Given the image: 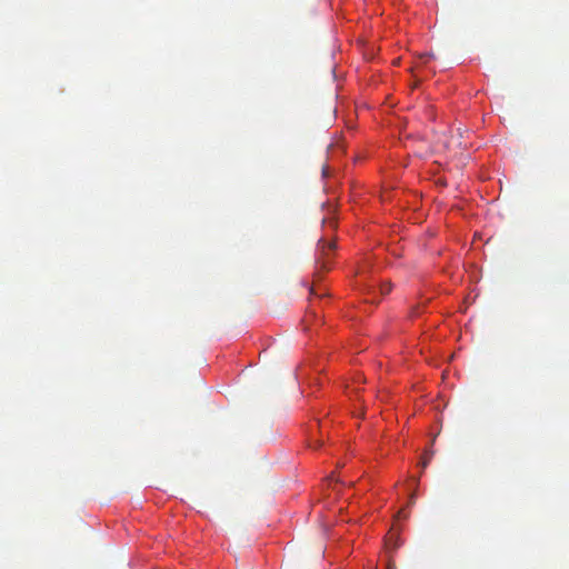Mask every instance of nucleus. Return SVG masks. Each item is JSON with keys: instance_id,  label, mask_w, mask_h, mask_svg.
Masks as SVG:
<instances>
[{"instance_id": "1", "label": "nucleus", "mask_w": 569, "mask_h": 569, "mask_svg": "<svg viewBox=\"0 0 569 569\" xmlns=\"http://www.w3.org/2000/svg\"><path fill=\"white\" fill-rule=\"evenodd\" d=\"M336 248L335 241H328L323 238H321L318 241V256L316 259V264L320 269H328V262L326 260V257L328 254V251L333 250Z\"/></svg>"}, {"instance_id": "2", "label": "nucleus", "mask_w": 569, "mask_h": 569, "mask_svg": "<svg viewBox=\"0 0 569 569\" xmlns=\"http://www.w3.org/2000/svg\"><path fill=\"white\" fill-rule=\"evenodd\" d=\"M398 518H403L406 519L408 517V513L406 512L405 509H401L399 512H398Z\"/></svg>"}, {"instance_id": "3", "label": "nucleus", "mask_w": 569, "mask_h": 569, "mask_svg": "<svg viewBox=\"0 0 569 569\" xmlns=\"http://www.w3.org/2000/svg\"><path fill=\"white\" fill-rule=\"evenodd\" d=\"M439 142H441L443 144L445 148H449L450 147V142L448 140H442L441 138L438 139Z\"/></svg>"}, {"instance_id": "4", "label": "nucleus", "mask_w": 569, "mask_h": 569, "mask_svg": "<svg viewBox=\"0 0 569 569\" xmlns=\"http://www.w3.org/2000/svg\"><path fill=\"white\" fill-rule=\"evenodd\" d=\"M323 223H328L331 228L336 227V222L333 220H323Z\"/></svg>"}, {"instance_id": "5", "label": "nucleus", "mask_w": 569, "mask_h": 569, "mask_svg": "<svg viewBox=\"0 0 569 569\" xmlns=\"http://www.w3.org/2000/svg\"><path fill=\"white\" fill-rule=\"evenodd\" d=\"M433 58L432 53H425L420 56V59Z\"/></svg>"}, {"instance_id": "6", "label": "nucleus", "mask_w": 569, "mask_h": 569, "mask_svg": "<svg viewBox=\"0 0 569 569\" xmlns=\"http://www.w3.org/2000/svg\"><path fill=\"white\" fill-rule=\"evenodd\" d=\"M390 290H391V286L390 284H388V287H382V292L383 293H388V292H390Z\"/></svg>"}, {"instance_id": "7", "label": "nucleus", "mask_w": 569, "mask_h": 569, "mask_svg": "<svg viewBox=\"0 0 569 569\" xmlns=\"http://www.w3.org/2000/svg\"><path fill=\"white\" fill-rule=\"evenodd\" d=\"M322 176L323 177L328 176V168L327 167L322 169Z\"/></svg>"}, {"instance_id": "8", "label": "nucleus", "mask_w": 569, "mask_h": 569, "mask_svg": "<svg viewBox=\"0 0 569 569\" xmlns=\"http://www.w3.org/2000/svg\"><path fill=\"white\" fill-rule=\"evenodd\" d=\"M429 460H430V458H428V459L425 458L423 461H422V466L426 467L428 465Z\"/></svg>"}, {"instance_id": "9", "label": "nucleus", "mask_w": 569, "mask_h": 569, "mask_svg": "<svg viewBox=\"0 0 569 569\" xmlns=\"http://www.w3.org/2000/svg\"><path fill=\"white\" fill-rule=\"evenodd\" d=\"M415 500H416L415 495H411V497H410V503H415Z\"/></svg>"}]
</instances>
